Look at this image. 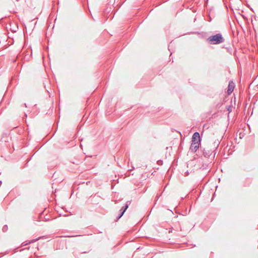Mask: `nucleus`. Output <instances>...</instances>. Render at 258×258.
I'll return each mask as SVG.
<instances>
[{
  "label": "nucleus",
  "instance_id": "f257e3e1",
  "mask_svg": "<svg viewBox=\"0 0 258 258\" xmlns=\"http://www.w3.org/2000/svg\"><path fill=\"white\" fill-rule=\"evenodd\" d=\"M209 42L212 44H218L224 41V39L220 33L210 36L208 38Z\"/></svg>",
  "mask_w": 258,
  "mask_h": 258
},
{
  "label": "nucleus",
  "instance_id": "f03ea898",
  "mask_svg": "<svg viewBox=\"0 0 258 258\" xmlns=\"http://www.w3.org/2000/svg\"><path fill=\"white\" fill-rule=\"evenodd\" d=\"M191 143H199L201 142L200 134L198 132H195L192 137Z\"/></svg>",
  "mask_w": 258,
  "mask_h": 258
},
{
  "label": "nucleus",
  "instance_id": "7ed1b4c3",
  "mask_svg": "<svg viewBox=\"0 0 258 258\" xmlns=\"http://www.w3.org/2000/svg\"><path fill=\"white\" fill-rule=\"evenodd\" d=\"M199 147V143H191L190 150L193 152H196Z\"/></svg>",
  "mask_w": 258,
  "mask_h": 258
},
{
  "label": "nucleus",
  "instance_id": "20e7f679",
  "mask_svg": "<svg viewBox=\"0 0 258 258\" xmlns=\"http://www.w3.org/2000/svg\"><path fill=\"white\" fill-rule=\"evenodd\" d=\"M234 88V84L232 82H230L229 83L228 85V89L227 90L228 94H229L231 93Z\"/></svg>",
  "mask_w": 258,
  "mask_h": 258
},
{
  "label": "nucleus",
  "instance_id": "39448f33",
  "mask_svg": "<svg viewBox=\"0 0 258 258\" xmlns=\"http://www.w3.org/2000/svg\"><path fill=\"white\" fill-rule=\"evenodd\" d=\"M130 203H131L130 201L126 202L125 205L121 208L120 211H122V212H123L125 213V212L126 211V210L128 208V206H129Z\"/></svg>",
  "mask_w": 258,
  "mask_h": 258
},
{
  "label": "nucleus",
  "instance_id": "423d86ee",
  "mask_svg": "<svg viewBox=\"0 0 258 258\" xmlns=\"http://www.w3.org/2000/svg\"><path fill=\"white\" fill-rule=\"evenodd\" d=\"M203 155L205 157H209L211 155V152L210 151L204 150L203 152Z\"/></svg>",
  "mask_w": 258,
  "mask_h": 258
},
{
  "label": "nucleus",
  "instance_id": "0eeeda50",
  "mask_svg": "<svg viewBox=\"0 0 258 258\" xmlns=\"http://www.w3.org/2000/svg\"><path fill=\"white\" fill-rule=\"evenodd\" d=\"M8 229V226L7 225H5L3 226L2 228V230L4 232H6Z\"/></svg>",
  "mask_w": 258,
  "mask_h": 258
},
{
  "label": "nucleus",
  "instance_id": "6e6552de",
  "mask_svg": "<svg viewBox=\"0 0 258 258\" xmlns=\"http://www.w3.org/2000/svg\"><path fill=\"white\" fill-rule=\"evenodd\" d=\"M124 213V212L120 211L119 215L117 217V220H118V219H119L123 215Z\"/></svg>",
  "mask_w": 258,
  "mask_h": 258
},
{
  "label": "nucleus",
  "instance_id": "1a4fd4ad",
  "mask_svg": "<svg viewBox=\"0 0 258 258\" xmlns=\"http://www.w3.org/2000/svg\"><path fill=\"white\" fill-rule=\"evenodd\" d=\"M124 213V212L120 211L119 215L117 217V220H118V219H119L123 215Z\"/></svg>",
  "mask_w": 258,
  "mask_h": 258
},
{
  "label": "nucleus",
  "instance_id": "9d476101",
  "mask_svg": "<svg viewBox=\"0 0 258 258\" xmlns=\"http://www.w3.org/2000/svg\"><path fill=\"white\" fill-rule=\"evenodd\" d=\"M157 164L159 165H162L163 164V161L161 160H159L157 161Z\"/></svg>",
  "mask_w": 258,
  "mask_h": 258
},
{
  "label": "nucleus",
  "instance_id": "9b49d317",
  "mask_svg": "<svg viewBox=\"0 0 258 258\" xmlns=\"http://www.w3.org/2000/svg\"><path fill=\"white\" fill-rule=\"evenodd\" d=\"M37 240H38V239H34V240H32V241H31V242H30L29 243H31V242H35V241H37Z\"/></svg>",
  "mask_w": 258,
  "mask_h": 258
},
{
  "label": "nucleus",
  "instance_id": "f8f14e48",
  "mask_svg": "<svg viewBox=\"0 0 258 258\" xmlns=\"http://www.w3.org/2000/svg\"><path fill=\"white\" fill-rule=\"evenodd\" d=\"M156 201H157V200H158V198H159V197H158V196H157V197H156Z\"/></svg>",
  "mask_w": 258,
  "mask_h": 258
},
{
  "label": "nucleus",
  "instance_id": "ddd939ff",
  "mask_svg": "<svg viewBox=\"0 0 258 258\" xmlns=\"http://www.w3.org/2000/svg\"><path fill=\"white\" fill-rule=\"evenodd\" d=\"M25 107H27V105L26 103H25Z\"/></svg>",
  "mask_w": 258,
  "mask_h": 258
}]
</instances>
